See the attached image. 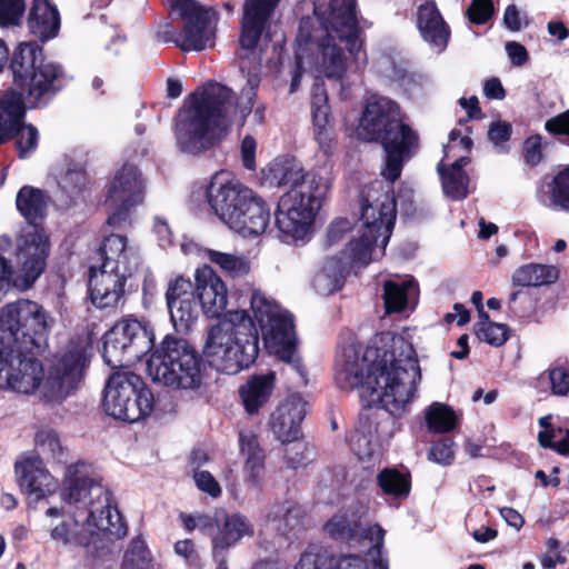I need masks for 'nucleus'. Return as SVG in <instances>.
Here are the masks:
<instances>
[{
    "instance_id": "35",
    "label": "nucleus",
    "mask_w": 569,
    "mask_h": 569,
    "mask_svg": "<svg viewBox=\"0 0 569 569\" xmlns=\"http://www.w3.org/2000/svg\"><path fill=\"white\" fill-rule=\"evenodd\" d=\"M293 207H289L278 202L274 212V224L279 232V237L284 242H293L303 240L310 232L312 223L302 218L298 211H293Z\"/></svg>"
},
{
    "instance_id": "2",
    "label": "nucleus",
    "mask_w": 569,
    "mask_h": 569,
    "mask_svg": "<svg viewBox=\"0 0 569 569\" xmlns=\"http://www.w3.org/2000/svg\"><path fill=\"white\" fill-rule=\"evenodd\" d=\"M335 379L339 388H359L370 405H379L391 416L403 415L416 396L421 373L415 350L405 340L381 356L348 346L336 358Z\"/></svg>"
},
{
    "instance_id": "46",
    "label": "nucleus",
    "mask_w": 569,
    "mask_h": 569,
    "mask_svg": "<svg viewBox=\"0 0 569 569\" xmlns=\"http://www.w3.org/2000/svg\"><path fill=\"white\" fill-rule=\"evenodd\" d=\"M456 412L447 405L433 402L426 410V423L435 433H445L455 429L457 425Z\"/></svg>"
},
{
    "instance_id": "44",
    "label": "nucleus",
    "mask_w": 569,
    "mask_h": 569,
    "mask_svg": "<svg viewBox=\"0 0 569 569\" xmlns=\"http://www.w3.org/2000/svg\"><path fill=\"white\" fill-rule=\"evenodd\" d=\"M204 257L216 264L222 272L231 278H241L247 276L250 270V261L242 254L232 252H222L213 249H206Z\"/></svg>"
},
{
    "instance_id": "13",
    "label": "nucleus",
    "mask_w": 569,
    "mask_h": 569,
    "mask_svg": "<svg viewBox=\"0 0 569 569\" xmlns=\"http://www.w3.org/2000/svg\"><path fill=\"white\" fill-rule=\"evenodd\" d=\"M174 11L182 21L174 44L182 51H202L214 43L217 12L196 0H177Z\"/></svg>"
},
{
    "instance_id": "57",
    "label": "nucleus",
    "mask_w": 569,
    "mask_h": 569,
    "mask_svg": "<svg viewBox=\"0 0 569 569\" xmlns=\"http://www.w3.org/2000/svg\"><path fill=\"white\" fill-rule=\"evenodd\" d=\"M276 411L287 417L300 429V423L307 413V402L299 395H291Z\"/></svg>"
},
{
    "instance_id": "45",
    "label": "nucleus",
    "mask_w": 569,
    "mask_h": 569,
    "mask_svg": "<svg viewBox=\"0 0 569 569\" xmlns=\"http://www.w3.org/2000/svg\"><path fill=\"white\" fill-rule=\"evenodd\" d=\"M551 417L545 416L539 419L542 430L538 433L541 447L551 448L560 455L569 453V429L556 428L550 422Z\"/></svg>"
},
{
    "instance_id": "16",
    "label": "nucleus",
    "mask_w": 569,
    "mask_h": 569,
    "mask_svg": "<svg viewBox=\"0 0 569 569\" xmlns=\"http://www.w3.org/2000/svg\"><path fill=\"white\" fill-rule=\"evenodd\" d=\"M144 183L137 167L123 166L114 176L106 199L110 210L107 223L118 226L126 221L131 208L142 202Z\"/></svg>"
},
{
    "instance_id": "32",
    "label": "nucleus",
    "mask_w": 569,
    "mask_h": 569,
    "mask_svg": "<svg viewBox=\"0 0 569 569\" xmlns=\"http://www.w3.org/2000/svg\"><path fill=\"white\" fill-rule=\"evenodd\" d=\"M27 27L29 32L42 42L57 37L60 29L58 9L48 0H33Z\"/></svg>"
},
{
    "instance_id": "33",
    "label": "nucleus",
    "mask_w": 569,
    "mask_h": 569,
    "mask_svg": "<svg viewBox=\"0 0 569 569\" xmlns=\"http://www.w3.org/2000/svg\"><path fill=\"white\" fill-rule=\"evenodd\" d=\"M537 198L547 208L569 212V166L560 169L550 179H545Z\"/></svg>"
},
{
    "instance_id": "47",
    "label": "nucleus",
    "mask_w": 569,
    "mask_h": 569,
    "mask_svg": "<svg viewBox=\"0 0 569 569\" xmlns=\"http://www.w3.org/2000/svg\"><path fill=\"white\" fill-rule=\"evenodd\" d=\"M382 548L369 549L367 558L355 555L340 557L333 569H389L388 560L382 556Z\"/></svg>"
},
{
    "instance_id": "29",
    "label": "nucleus",
    "mask_w": 569,
    "mask_h": 569,
    "mask_svg": "<svg viewBox=\"0 0 569 569\" xmlns=\"http://www.w3.org/2000/svg\"><path fill=\"white\" fill-rule=\"evenodd\" d=\"M417 24L422 39L435 52L441 53L446 50L450 39V28L433 0H427L418 7Z\"/></svg>"
},
{
    "instance_id": "54",
    "label": "nucleus",
    "mask_w": 569,
    "mask_h": 569,
    "mask_svg": "<svg viewBox=\"0 0 569 569\" xmlns=\"http://www.w3.org/2000/svg\"><path fill=\"white\" fill-rule=\"evenodd\" d=\"M16 148L20 158L30 157L38 147L39 132L32 124H22L13 133Z\"/></svg>"
},
{
    "instance_id": "41",
    "label": "nucleus",
    "mask_w": 569,
    "mask_h": 569,
    "mask_svg": "<svg viewBox=\"0 0 569 569\" xmlns=\"http://www.w3.org/2000/svg\"><path fill=\"white\" fill-rule=\"evenodd\" d=\"M560 271L552 264L528 263L518 268L512 274V282L521 287H541L555 283Z\"/></svg>"
},
{
    "instance_id": "27",
    "label": "nucleus",
    "mask_w": 569,
    "mask_h": 569,
    "mask_svg": "<svg viewBox=\"0 0 569 569\" xmlns=\"http://www.w3.org/2000/svg\"><path fill=\"white\" fill-rule=\"evenodd\" d=\"M100 267L133 273L139 264V257L126 236L111 233L106 236L97 250Z\"/></svg>"
},
{
    "instance_id": "51",
    "label": "nucleus",
    "mask_w": 569,
    "mask_h": 569,
    "mask_svg": "<svg viewBox=\"0 0 569 569\" xmlns=\"http://www.w3.org/2000/svg\"><path fill=\"white\" fill-rule=\"evenodd\" d=\"M123 569H156L141 537L131 540L123 558Z\"/></svg>"
},
{
    "instance_id": "40",
    "label": "nucleus",
    "mask_w": 569,
    "mask_h": 569,
    "mask_svg": "<svg viewBox=\"0 0 569 569\" xmlns=\"http://www.w3.org/2000/svg\"><path fill=\"white\" fill-rule=\"evenodd\" d=\"M273 373L256 376L240 388L243 406L250 415L258 412L268 401L273 388Z\"/></svg>"
},
{
    "instance_id": "37",
    "label": "nucleus",
    "mask_w": 569,
    "mask_h": 569,
    "mask_svg": "<svg viewBox=\"0 0 569 569\" xmlns=\"http://www.w3.org/2000/svg\"><path fill=\"white\" fill-rule=\"evenodd\" d=\"M311 114L315 137L320 144H323L329 141L330 107L322 80H317L311 89Z\"/></svg>"
},
{
    "instance_id": "23",
    "label": "nucleus",
    "mask_w": 569,
    "mask_h": 569,
    "mask_svg": "<svg viewBox=\"0 0 569 569\" xmlns=\"http://www.w3.org/2000/svg\"><path fill=\"white\" fill-rule=\"evenodd\" d=\"M389 417L379 410H366L360 413L358 423L350 436V446L360 460H370L381 447L383 422Z\"/></svg>"
},
{
    "instance_id": "11",
    "label": "nucleus",
    "mask_w": 569,
    "mask_h": 569,
    "mask_svg": "<svg viewBox=\"0 0 569 569\" xmlns=\"http://www.w3.org/2000/svg\"><path fill=\"white\" fill-rule=\"evenodd\" d=\"M153 397L140 376L128 370L113 372L104 387L103 409L107 415L137 422L152 410Z\"/></svg>"
},
{
    "instance_id": "17",
    "label": "nucleus",
    "mask_w": 569,
    "mask_h": 569,
    "mask_svg": "<svg viewBox=\"0 0 569 569\" xmlns=\"http://www.w3.org/2000/svg\"><path fill=\"white\" fill-rule=\"evenodd\" d=\"M254 193L238 179L229 177L227 172H217L208 188L207 200L212 212L227 227L234 219V214L249 201Z\"/></svg>"
},
{
    "instance_id": "36",
    "label": "nucleus",
    "mask_w": 569,
    "mask_h": 569,
    "mask_svg": "<svg viewBox=\"0 0 569 569\" xmlns=\"http://www.w3.org/2000/svg\"><path fill=\"white\" fill-rule=\"evenodd\" d=\"M418 296V286L412 278L387 280L383 284L386 313L400 312Z\"/></svg>"
},
{
    "instance_id": "14",
    "label": "nucleus",
    "mask_w": 569,
    "mask_h": 569,
    "mask_svg": "<svg viewBox=\"0 0 569 569\" xmlns=\"http://www.w3.org/2000/svg\"><path fill=\"white\" fill-rule=\"evenodd\" d=\"M379 142L386 152V161L381 174L389 181L387 184L382 181H380V183L383 187L382 190L385 192L388 190L389 194L395 199L392 183L400 177L405 162L409 161L417 153L420 142L419 134L406 123L402 118L397 124H393L392 129L382 136ZM377 182H379V180L371 182L365 188L362 192V204H366V193L368 189ZM393 203L396 204V200H393Z\"/></svg>"
},
{
    "instance_id": "28",
    "label": "nucleus",
    "mask_w": 569,
    "mask_h": 569,
    "mask_svg": "<svg viewBox=\"0 0 569 569\" xmlns=\"http://www.w3.org/2000/svg\"><path fill=\"white\" fill-rule=\"evenodd\" d=\"M239 451L243 457L244 483L251 489L261 490L266 476V453L253 431L239 432Z\"/></svg>"
},
{
    "instance_id": "58",
    "label": "nucleus",
    "mask_w": 569,
    "mask_h": 569,
    "mask_svg": "<svg viewBox=\"0 0 569 569\" xmlns=\"http://www.w3.org/2000/svg\"><path fill=\"white\" fill-rule=\"evenodd\" d=\"M167 303L180 300H192L194 298V289L189 279L181 276L172 279L166 293Z\"/></svg>"
},
{
    "instance_id": "38",
    "label": "nucleus",
    "mask_w": 569,
    "mask_h": 569,
    "mask_svg": "<svg viewBox=\"0 0 569 569\" xmlns=\"http://www.w3.org/2000/svg\"><path fill=\"white\" fill-rule=\"evenodd\" d=\"M41 61H44L42 49L37 43L31 41L19 43L11 61L13 84L26 81L31 72L38 69Z\"/></svg>"
},
{
    "instance_id": "8",
    "label": "nucleus",
    "mask_w": 569,
    "mask_h": 569,
    "mask_svg": "<svg viewBox=\"0 0 569 569\" xmlns=\"http://www.w3.org/2000/svg\"><path fill=\"white\" fill-rule=\"evenodd\" d=\"M151 379L172 390L197 391L204 377L203 362L186 340L167 336L148 360Z\"/></svg>"
},
{
    "instance_id": "56",
    "label": "nucleus",
    "mask_w": 569,
    "mask_h": 569,
    "mask_svg": "<svg viewBox=\"0 0 569 569\" xmlns=\"http://www.w3.org/2000/svg\"><path fill=\"white\" fill-rule=\"evenodd\" d=\"M270 426L277 439L283 443L295 441L300 433V429L295 423L277 411L271 416Z\"/></svg>"
},
{
    "instance_id": "12",
    "label": "nucleus",
    "mask_w": 569,
    "mask_h": 569,
    "mask_svg": "<svg viewBox=\"0 0 569 569\" xmlns=\"http://www.w3.org/2000/svg\"><path fill=\"white\" fill-rule=\"evenodd\" d=\"M152 345V336L144 326L136 319H124L104 335L102 358L111 368L129 367L139 361Z\"/></svg>"
},
{
    "instance_id": "63",
    "label": "nucleus",
    "mask_w": 569,
    "mask_h": 569,
    "mask_svg": "<svg viewBox=\"0 0 569 569\" xmlns=\"http://www.w3.org/2000/svg\"><path fill=\"white\" fill-rule=\"evenodd\" d=\"M523 156L527 163L531 166L538 164L542 159L541 137H529L523 143Z\"/></svg>"
},
{
    "instance_id": "42",
    "label": "nucleus",
    "mask_w": 569,
    "mask_h": 569,
    "mask_svg": "<svg viewBox=\"0 0 569 569\" xmlns=\"http://www.w3.org/2000/svg\"><path fill=\"white\" fill-rule=\"evenodd\" d=\"M16 204L30 226H38L37 221L46 214L47 198L40 189L24 186L17 193Z\"/></svg>"
},
{
    "instance_id": "24",
    "label": "nucleus",
    "mask_w": 569,
    "mask_h": 569,
    "mask_svg": "<svg viewBox=\"0 0 569 569\" xmlns=\"http://www.w3.org/2000/svg\"><path fill=\"white\" fill-rule=\"evenodd\" d=\"M16 476L20 489L36 500L54 493L59 486L57 479L51 476L43 461L37 456L18 461Z\"/></svg>"
},
{
    "instance_id": "62",
    "label": "nucleus",
    "mask_w": 569,
    "mask_h": 569,
    "mask_svg": "<svg viewBox=\"0 0 569 569\" xmlns=\"http://www.w3.org/2000/svg\"><path fill=\"white\" fill-rule=\"evenodd\" d=\"M193 479L198 489L212 498H217L221 495V487L210 472L203 470L194 471Z\"/></svg>"
},
{
    "instance_id": "53",
    "label": "nucleus",
    "mask_w": 569,
    "mask_h": 569,
    "mask_svg": "<svg viewBox=\"0 0 569 569\" xmlns=\"http://www.w3.org/2000/svg\"><path fill=\"white\" fill-rule=\"evenodd\" d=\"M36 445L44 453H49L59 463L67 461V452L61 446L58 435L50 429H42L36 435Z\"/></svg>"
},
{
    "instance_id": "3",
    "label": "nucleus",
    "mask_w": 569,
    "mask_h": 569,
    "mask_svg": "<svg viewBox=\"0 0 569 569\" xmlns=\"http://www.w3.org/2000/svg\"><path fill=\"white\" fill-rule=\"evenodd\" d=\"M31 351L0 343V386L24 395L38 390L43 402L61 405L78 389L83 377V348L70 347L51 363L46 375L42 363Z\"/></svg>"
},
{
    "instance_id": "21",
    "label": "nucleus",
    "mask_w": 569,
    "mask_h": 569,
    "mask_svg": "<svg viewBox=\"0 0 569 569\" xmlns=\"http://www.w3.org/2000/svg\"><path fill=\"white\" fill-rule=\"evenodd\" d=\"M61 68L51 61H41L30 77L16 83V91L33 108L46 103L61 88Z\"/></svg>"
},
{
    "instance_id": "22",
    "label": "nucleus",
    "mask_w": 569,
    "mask_h": 569,
    "mask_svg": "<svg viewBox=\"0 0 569 569\" xmlns=\"http://www.w3.org/2000/svg\"><path fill=\"white\" fill-rule=\"evenodd\" d=\"M194 295L203 313L209 318L219 317L227 307L226 283L210 266L198 268L194 273Z\"/></svg>"
},
{
    "instance_id": "25",
    "label": "nucleus",
    "mask_w": 569,
    "mask_h": 569,
    "mask_svg": "<svg viewBox=\"0 0 569 569\" xmlns=\"http://www.w3.org/2000/svg\"><path fill=\"white\" fill-rule=\"evenodd\" d=\"M329 191V183L323 177H311L298 189H289L279 199V202L291 204L302 218L313 223L321 203Z\"/></svg>"
},
{
    "instance_id": "30",
    "label": "nucleus",
    "mask_w": 569,
    "mask_h": 569,
    "mask_svg": "<svg viewBox=\"0 0 569 569\" xmlns=\"http://www.w3.org/2000/svg\"><path fill=\"white\" fill-rule=\"evenodd\" d=\"M234 219L228 227L242 237H257L263 233L269 224L270 209L262 198L256 193L234 214Z\"/></svg>"
},
{
    "instance_id": "60",
    "label": "nucleus",
    "mask_w": 569,
    "mask_h": 569,
    "mask_svg": "<svg viewBox=\"0 0 569 569\" xmlns=\"http://www.w3.org/2000/svg\"><path fill=\"white\" fill-rule=\"evenodd\" d=\"M493 14L491 0H472L467 9V16L472 23L483 24Z\"/></svg>"
},
{
    "instance_id": "6",
    "label": "nucleus",
    "mask_w": 569,
    "mask_h": 569,
    "mask_svg": "<svg viewBox=\"0 0 569 569\" xmlns=\"http://www.w3.org/2000/svg\"><path fill=\"white\" fill-rule=\"evenodd\" d=\"M259 331L244 310L224 313L207 333L203 353L216 370L234 375L252 363L259 352Z\"/></svg>"
},
{
    "instance_id": "26",
    "label": "nucleus",
    "mask_w": 569,
    "mask_h": 569,
    "mask_svg": "<svg viewBox=\"0 0 569 569\" xmlns=\"http://www.w3.org/2000/svg\"><path fill=\"white\" fill-rule=\"evenodd\" d=\"M325 530L336 540L346 542L368 540L371 543L370 549L383 546L385 530L378 525L363 528L356 516L336 515L325 525Z\"/></svg>"
},
{
    "instance_id": "4",
    "label": "nucleus",
    "mask_w": 569,
    "mask_h": 569,
    "mask_svg": "<svg viewBox=\"0 0 569 569\" xmlns=\"http://www.w3.org/2000/svg\"><path fill=\"white\" fill-rule=\"evenodd\" d=\"M380 182L373 183L366 193V204L361 206L363 231L359 239L350 241L341 258H327L316 272L312 286L321 296L340 290L349 266L368 264L381 257L392 233L397 210L392 197L385 192Z\"/></svg>"
},
{
    "instance_id": "1",
    "label": "nucleus",
    "mask_w": 569,
    "mask_h": 569,
    "mask_svg": "<svg viewBox=\"0 0 569 569\" xmlns=\"http://www.w3.org/2000/svg\"><path fill=\"white\" fill-rule=\"evenodd\" d=\"M280 0H246L241 22L239 69L244 84L238 97L220 84L208 83L191 94L181 108L177 124L178 148L199 154L219 141L232 124L243 126L252 112L260 77L257 68L246 70V60L256 57V46Z\"/></svg>"
},
{
    "instance_id": "19",
    "label": "nucleus",
    "mask_w": 569,
    "mask_h": 569,
    "mask_svg": "<svg viewBox=\"0 0 569 569\" xmlns=\"http://www.w3.org/2000/svg\"><path fill=\"white\" fill-rule=\"evenodd\" d=\"M402 118L401 110L393 100L387 97L371 96L362 111L358 136L366 141L379 142L382 136Z\"/></svg>"
},
{
    "instance_id": "55",
    "label": "nucleus",
    "mask_w": 569,
    "mask_h": 569,
    "mask_svg": "<svg viewBox=\"0 0 569 569\" xmlns=\"http://www.w3.org/2000/svg\"><path fill=\"white\" fill-rule=\"evenodd\" d=\"M26 12V0H0V27L21 24Z\"/></svg>"
},
{
    "instance_id": "18",
    "label": "nucleus",
    "mask_w": 569,
    "mask_h": 569,
    "mask_svg": "<svg viewBox=\"0 0 569 569\" xmlns=\"http://www.w3.org/2000/svg\"><path fill=\"white\" fill-rule=\"evenodd\" d=\"M98 520H86V515L74 511L73 515L50 523L51 539L63 547H88L98 541H112L120 537L100 530L94 526Z\"/></svg>"
},
{
    "instance_id": "43",
    "label": "nucleus",
    "mask_w": 569,
    "mask_h": 569,
    "mask_svg": "<svg viewBox=\"0 0 569 569\" xmlns=\"http://www.w3.org/2000/svg\"><path fill=\"white\" fill-rule=\"evenodd\" d=\"M271 179L279 187L298 189L311 177H320L316 172H305L300 163L293 160L274 162L270 167Z\"/></svg>"
},
{
    "instance_id": "9",
    "label": "nucleus",
    "mask_w": 569,
    "mask_h": 569,
    "mask_svg": "<svg viewBox=\"0 0 569 569\" xmlns=\"http://www.w3.org/2000/svg\"><path fill=\"white\" fill-rule=\"evenodd\" d=\"M250 308L253 316L251 320L257 322L266 347L297 372L300 386H307L308 371L296 350L297 339L291 316L259 290L252 291Z\"/></svg>"
},
{
    "instance_id": "50",
    "label": "nucleus",
    "mask_w": 569,
    "mask_h": 569,
    "mask_svg": "<svg viewBox=\"0 0 569 569\" xmlns=\"http://www.w3.org/2000/svg\"><path fill=\"white\" fill-rule=\"evenodd\" d=\"M167 305L174 329L178 332H187L197 319V310L193 299L180 301L173 300V302Z\"/></svg>"
},
{
    "instance_id": "15",
    "label": "nucleus",
    "mask_w": 569,
    "mask_h": 569,
    "mask_svg": "<svg viewBox=\"0 0 569 569\" xmlns=\"http://www.w3.org/2000/svg\"><path fill=\"white\" fill-rule=\"evenodd\" d=\"M50 246L47 234L39 226H29L17 240L16 284L29 288L43 272Z\"/></svg>"
},
{
    "instance_id": "5",
    "label": "nucleus",
    "mask_w": 569,
    "mask_h": 569,
    "mask_svg": "<svg viewBox=\"0 0 569 569\" xmlns=\"http://www.w3.org/2000/svg\"><path fill=\"white\" fill-rule=\"evenodd\" d=\"M326 36L320 39L316 67L329 79L340 80L348 66V57L360 50L356 0H330L328 8L316 4Z\"/></svg>"
},
{
    "instance_id": "31",
    "label": "nucleus",
    "mask_w": 569,
    "mask_h": 569,
    "mask_svg": "<svg viewBox=\"0 0 569 569\" xmlns=\"http://www.w3.org/2000/svg\"><path fill=\"white\" fill-rule=\"evenodd\" d=\"M214 520L218 527V533L213 537V555L218 550H226L234 546L244 536H251L253 529L247 517L240 513L228 515L223 510L217 511Z\"/></svg>"
},
{
    "instance_id": "52",
    "label": "nucleus",
    "mask_w": 569,
    "mask_h": 569,
    "mask_svg": "<svg viewBox=\"0 0 569 569\" xmlns=\"http://www.w3.org/2000/svg\"><path fill=\"white\" fill-rule=\"evenodd\" d=\"M58 184L67 194H78L87 184V176L83 168L77 163H69L60 174Z\"/></svg>"
},
{
    "instance_id": "59",
    "label": "nucleus",
    "mask_w": 569,
    "mask_h": 569,
    "mask_svg": "<svg viewBox=\"0 0 569 569\" xmlns=\"http://www.w3.org/2000/svg\"><path fill=\"white\" fill-rule=\"evenodd\" d=\"M453 446L455 442L449 438L435 442L428 451V459L441 466L451 465L455 459Z\"/></svg>"
},
{
    "instance_id": "39",
    "label": "nucleus",
    "mask_w": 569,
    "mask_h": 569,
    "mask_svg": "<svg viewBox=\"0 0 569 569\" xmlns=\"http://www.w3.org/2000/svg\"><path fill=\"white\" fill-rule=\"evenodd\" d=\"M468 163L469 158L460 157L448 169L442 163L438 164L443 192L452 200H461L468 194V177L463 171Z\"/></svg>"
},
{
    "instance_id": "34",
    "label": "nucleus",
    "mask_w": 569,
    "mask_h": 569,
    "mask_svg": "<svg viewBox=\"0 0 569 569\" xmlns=\"http://www.w3.org/2000/svg\"><path fill=\"white\" fill-rule=\"evenodd\" d=\"M26 101L16 91H7L0 99V143L13 137L17 129L22 126L26 112Z\"/></svg>"
},
{
    "instance_id": "20",
    "label": "nucleus",
    "mask_w": 569,
    "mask_h": 569,
    "mask_svg": "<svg viewBox=\"0 0 569 569\" xmlns=\"http://www.w3.org/2000/svg\"><path fill=\"white\" fill-rule=\"evenodd\" d=\"M132 273L90 266L89 292L92 303L100 308H118L124 301V284Z\"/></svg>"
},
{
    "instance_id": "49",
    "label": "nucleus",
    "mask_w": 569,
    "mask_h": 569,
    "mask_svg": "<svg viewBox=\"0 0 569 569\" xmlns=\"http://www.w3.org/2000/svg\"><path fill=\"white\" fill-rule=\"evenodd\" d=\"M477 337L495 347L502 346L508 339V329L503 323L489 320L487 312H481V319L476 325Z\"/></svg>"
},
{
    "instance_id": "10",
    "label": "nucleus",
    "mask_w": 569,
    "mask_h": 569,
    "mask_svg": "<svg viewBox=\"0 0 569 569\" xmlns=\"http://www.w3.org/2000/svg\"><path fill=\"white\" fill-rule=\"evenodd\" d=\"M53 319L38 302L18 300L0 309V343L22 349L40 348L46 341Z\"/></svg>"
},
{
    "instance_id": "61",
    "label": "nucleus",
    "mask_w": 569,
    "mask_h": 569,
    "mask_svg": "<svg viewBox=\"0 0 569 569\" xmlns=\"http://www.w3.org/2000/svg\"><path fill=\"white\" fill-rule=\"evenodd\" d=\"M549 380L551 392L556 396H566L569 392V372L561 368H552L549 370Z\"/></svg>"
},
{
    "instance_id": "48",
    "label": "nucleus",
    "mask_w": 569,
    "mask_h": 569,
    "mask_svg": "<svg viewBox=\"0 0 569 569\" xmlns=\"http://www.w3.org/2000/svg\"><path fill=\"white\" fill-rule=\"evenodd\" d=\"M377 481L381 490L389 496L403 498L410 491V478L397 469L386 468L377 476Z\"/></svg>"
},
{
    "instance_id": "7",
    "label": "nucleus",
    "mask_w": 569,
    "mask_h": 569,
    "mask_svg": "<svg viewBox=\"0 0 569 569\" xmlns=\"http://www.w3.org/2000/svg\"><path fill=\"white\" fill-rule=\"evenodd\" d=\"M61 498L86 515V520H98L94 526L112 536L123 537L126 526L120 512L111 505L108 489L101 483L100 475L84 462L67 467Z\"/></svg>"
},
{
    "instance_id": "64",
    "label": "nucleus",
    "mask_w": 569,
    "mask_h": 569,
    "mask_svg": "<svg viewBox=\"0 0 569 569\" xmlns=\"http://www.w3.org/2000/svg\"><path fill=\"white\" fill-rule=\"evenodd\" d=\"M547 131L555 134H569V109L546 121Z\"/></svg>"
}]
</instances>
